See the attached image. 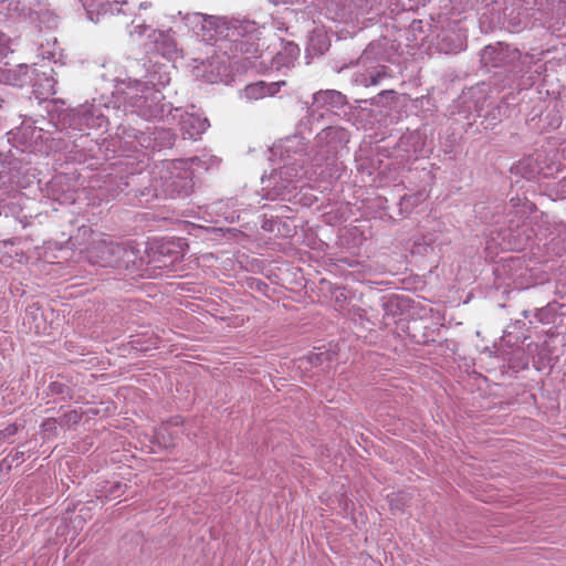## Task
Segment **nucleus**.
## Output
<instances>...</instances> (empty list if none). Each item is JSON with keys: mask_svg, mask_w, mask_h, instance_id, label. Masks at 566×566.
I'll return each instance as SVG.
<instances>
[{"mask_svg": "<svg viewBox=\"0 0 566 566\" xmlns=\"http://www.w3.org/2000/svg\"><path fill=\"white\" fill-rule=\"evenodd\" d=\"M113 90L112 97L116 96V102L111 106L109 102L94 98L92 103H84L76 108L65 111L59 116V123L62 129H72L84 133L86 129H107L111 124V114L117 113L116 103L123 104L124 111L135 114L146 120L163 119L166 122L170 103H165V96L159 90H150L140 80H129L128 82L113 80L111 82Z\"/></svg>", "mask_w": 566, "mask_h": 566, "instance_id": "f257e3e1", "label": "nucleus"}, {"mask_svg": "<svg viewBox=\"0 0 566 566\" xmlns=\"http://www.w3.org/2000/svg\"><path fill=\"white\" fill-rule=\"evenodd\" d=\"M192 170L185 159L160 161L150 171L132 174L113 193L134 192L142 205L154 199L186 198L193 189Z\"/></svg>", "mask_w": 566, "mask_h": 566, "instance_id": "f03ea898", "label": "nucleus"}, {"mask_svg": "<svg viewBox=\"0 0 566 566\" xmlns=\"http://www.w3.org/2000/svg\"><path fill=\"white\" fill-rule=\"evenodd\" d=\"M187 23L193 32L207 43L221 42L230 56L245 55L247 60L258 57L261 51L262 31L255 22L249 20H226L220 17L195 12L187 15Z\"/></svg>", "mask_w": 566, "mask_h": 566, "instance_id": "7ed1b4c3", "label": "nucleus"}, {"mask_svg": "<svg viewBox=\"0 0 566 566\" xmlns=\"http://www.w3.org/2000/svg\"><path fill=\"white\" fill-rule=\"evenodd\" d=\"M306 139L290 136L271 148L272 156H279L283 166L268 179H262L263 198L266 200H292L297 193V184L305 175L303 165L312 164L313 153H306Z\"/></svg>", "mask_w": 566, "mask_h": 566, "instance_id": "20e7f679", "label": "nucleus"}, {"mask_svg": "<svg viewBox=\"0 0 566 566\" xmlns=\"http://www.w3.org/2000/svg\"><path fill=\"white\" fill-rule=\"evenodd\" d=\"M542 59L533 54H524L518 49L497 42L485 46L481 53V63L485 67H501L493 76V84L499 88H522L531 85L535 76L544 71Z\"/></svg>", "mask_w": 566, "mask_h": 566, "instance_id": "39448f33", "label": "nucleus"}, {"mask_svg": "<svg viewBox=\"0 0 566 566\" xmlns=\"http://www.w3.org/2000/svg\"><path fill=\"white\" fill-rule=\"evenodd\" d=\"M399 44L388 38L371 42L357 61L359 70L354 73L353 82L365 87L377 86L391 76L387 62H396Z\"/></svg>", "mask_w": 566, "mask_h": 566, "instance_id": "423d86ee", "label": "nucleus"}, {"mask_svg": "<svg viewBox=\"0 0 566 566\" xmlns=\"http://www.w3.org/2000/svg\"><path fill=\"white\" fill-rule=\"evenodd\" d=\"M349 138V133L342 127L328 126L322 129L316 135L315 146L312 148V165L321 166L335 158L346 147Z\"/></svg>", "mask_w": 566, "mask_h": 566, "instance_id": "0eeeda50", "label": "nucleus"}, {"mask_svg": "<svg viewBox=\"0 0 566 566\" xmlns=\"http://www.w3.org/2000/svg\"><path fill=\"white\" fill-rule=\"evenodd\" d=\"M9 14L22 18L39 28L53 29L57 25V15L41 0H17Z\"/></svg>", "mask_w": 566, "mask_h": 566, "instance_id": "6e6552de", "label": "nucleus"}, {"mask_svg": "<svg viewBox=\"0 0 566 566\" xmlns=\"http://www.w3.org/2000/svg\"><path fill=\"white\" fill-rule=\"evenodd\" d=\"M145 33L148 39V42L145 43L147 52L159 54L168 60L177 54V42L169 32L153 30L143 23L133 24L129 30L132 36L143 38Z\"/></svg>", "mask_w": 566, "mask_h": 566, "instance_id": "1a4fd4ad", "label": "nucleus"}, {"mask_svg": "<svg viewBox=\"0 0 566 566\" xmlns=\"http://www.w3.org/2000/svg\"><path fill=\"white\" fill-rule=\"evenodd\" d=\"M166 122L168 124L178 123L185 139H197L210 126L206 117L202 118L193 113L184 112L180 107L169 108Z\"/></svg>", "mask_w": 566, "mask_h": 566, "instance_id": "9d476101", "label": "nucleus"}, {"mask_svg": "<svg viewBox=\"0 0 566 566\" xmlns=\"http://www.w3.org/2000/svg\"><path fill=\"white\" fill-rule=\"evenodd\" d=\"M325 9L329 19L349 22L367 13L371 6L369 0H325Z\"/></svg>", "mask_w": 566, "mask_h": 566, "instance_id": "9b49d317", "label": "nucleus"}, {"mask_svg": "<svg viewBox=\"0 0 566 566\" xmlns=\"http://www.w3.org/2000/svg\"><path fill=\"white\" fill-rule=\"evenodd\" d=\"M124 252V243H116L105 239L93 241L88 249L90 259L102 266L118 269L120 253Z\"/></svg>", "mask_w": 566, "mask_h": 566, "instance_id": "f8f14e48", "label": "nucleus"}, {"mask_svg": "<svg viewBox=\"0 0 566 566\" xmlns=\"http://www.w3.org/2000/svg\"><path fill=\"white\" fill-rule=\"evenodd\" d=\"M347 105L346 96L336 90H321L313 94V103L310 108L311 116L314 117L318 114V117H324V112H333L334 109H340Z\"/></svg>", "mask_w": 566, "mask_h": 566, "instance_id": "ddd939ff", "label": "nucleus"}, {"mask_svg": "<svg viewBox=\"0 0 566 566\" xmlns=\"http://www.w3.org/2000/svg\"><path fill=\"white\" fill-rule=\"evenodd\" d=\"M128 137L135 138L136 144L140 147L160 149L171 147L175 143L176 134L170 128L156 129L151 134L132 129Z\"/></svg>", "mask_w": 566, "mask_h": 566, "instance_id": "4468645a", "label": "nucleus"}, {"mask_svg": "<svg viewBox=\"0 0 566 566\" xmlns=\"http://www.w3.org/2000/svg\"><path fill=\"white\" fill-rule=\"evenodd\" d=\"M20 72L27 77L23 83H32L36 91L43 96H50L56 94V80L53 76L54 70L51 69L50 73L43 72L38 74L34 67L27 65L20 66Z\"/></svg>", "mask_w": 566, "mask_h": 566, "instance_id": "2eb2a0df", "label": "nucleus"}, {"mask_svg": "<svg viewBox=\"0 0 566 566\" xmlns=\"http://www.w3.org/2000/svg\"><path fill=\"white\" fill-rule=\"evenodd\" d=\"M52 198L63 205L73 203L76 200V190L72 179L66 175H56L49 184Z\"/></svg>", "mask_w": 566, "mask_h": 566, "instance_id": "dca6fc26", "label": "nucleus"}, {"mask_svg": "<svg viewBox=\"0 0 566 566\" xmlns=\"http://www.w3.org/2000/svg\"><path fill=\"white\" fill-rule=\"evenodd\" d=\"M434 45L440 53L455 54L464 50L465 36L454 28L446 29L437 35Z\"/></svg>", "mask_w": 566, "mask_h": 566, "instance_id": "f3484780", "label": "nucleus"}, {"mask_svg": "<svg viewBox=\"0 0 566 566\" xmlns=\"http://www.w3.org/2000/svg\"><path fill=\"white\" fill-rule=\"evenodd\" d=\"M197 63L193 66V75L200 77L208 83H216L221 80L226 74L227 67L219 61L218 57H209L207 60H195Z\"/></svg>", "mask_w": 566, "mask_h": 566, "instance_id": "a211bd4d", "label": "nucleus"}, {"mask_svg": "<svg viewBox=\"0 0 566 566\" xmlns=\"http://www.w3.org/2000/svg\"><path fill=\"white\" fill-rule=\"evenodd\" d=\"M285 82H272L265 83L263 81L249 84L241 91V98L247 99L248 102H253L261 99L266 96H274L279 91L281 85H284Z\"/></svg>", "mask_w": 566, "mask_h": 566, "instance_id": "6ab92c4d", "label": "nucleus"}, {"mask_svg": "<svg viewBox=\"0 0 566 566\" xmlns=\"http://www.w3.org/2000/svg\"><path fill=\"white\" fill-rule=\"evenodd\" d=\"M170 72L169 66L166 64L155 63L147 71L145 80H140L143 84H146L150 90H159L161 92L170 83Z\"/></svg>", "mask_w": 566, "mask_h": 566, "instance_id": "aec40b11", "label": "nucleus"}, {"mask_svg": "<svg viewBox=\"0 0 566 566\" xmlns=\"http://www.w3.org/2000/svg\"><path fill=\"white\" fill-rule=\"evenodd\" d=\"M186 161L189 163V167L192 170L193 176L195 171H199L200 169L209 170L218 167L220 159L213 155L202 154L201 156L189 158Z\"/></svg>", "mask_w": 566, "mask_h": 566, "instance_id": "412c9836", "label": "nucleus"}, {"mask_svg": "<svg viewBox=\"0 0 566 566\" xmlns=\"http://www.w3.org/2000/svg\"><path fill=\"white\" fill-rule=\"evenodd\" d=\"M130 7L129 2L126 0H112L99 6V11L97 15L103 14H119L126 13L127 9Z\"/></svg>", "mask_w": 566, "mask_h": 566, "instance_id": "4be33fe9", "label": "nucleus"}, {"mask_svg": "<svg viewBox=\"0 0 566 566\" xmlns=\"http://www.w3.org/2000/svg\"><path fill=\"white\" fill-rule=\"evenodd\" d=\"M328 41L322 31H314L313 35L310 38L308 48L310 52L314 54H323L328 49Z\"/></svg>", "mask_w": 566, "mask_h": 566, "instance_id": "5701e85b", "label": "nucleus"}, {"mask_svg": "<svg viewBox=\"0 0 566 566\" xmlns=\"http://www.w3.org/2000/svg\"><path fill=\"white\" fill-rule=\"evenodd\" d=\"M536 159L533 157H528L526 159L521 160L516 169L527 179L534 178L537 174H541L542 169L535 166Z\"/></svg>", "mask_w": 566, "mask_h": 566, "instance_id": "b1692460", "label": "nucleus"}, {"mask_svg": "<svg viewBox=\"0 0 566 566\" xmlns=\"http://www.w3.org/2000/svg\"><path fill=\"white\" fill-rule=\"evenodd\" d=\"M138 253L134 247L124 243V252L120 253L118 269H129L136 264Z\"/></svg>", "mask_w": 566, "mask_h": 566, "instance_id": "393cba45", "label": "nucleus"}, {"mask_svg": "<svg viewBox=\"0 0 566 566\" xmlns=\"http://www.w3.org/2000/svg\"><path fill=\"white\" fill-rule=\"evenodd\" d=\"M279 220L276 217H268L266 214L263 216L260 224L261 228L271 233H280V229L277 228Z\"/></svg>", "mask_w": 566, "mask_h": 566, "instance_id": "a878e982", "label": "nucleus"}, {"mask_svg": "<svg viewBox=\"0 0 566 566\" xmlns=\"http://www.w3.org/2000/svg\"><path fill=\"white\" fill-rule=\"evenodd\" d=\"M13 184H18V181L15 180V175L12 172V168L10 167L7 171L6 167L3 166L2 170H0V189H7L8 186Z\"/></svg>", "mask_w": 566, "mask_h": 566, "instance_id": "bb28decb", "label": "nucleus"}, {"mask_svg": "<svg viewBox=\"0 0 566 566\" xmlns=\"http://www.w3.org/2000/svg\"><path fill=\"white\" fill-rule=\"evenodd\" d=\"M49 388L53 395H59V396H62L63 398L71 397L69 386H66L63 382H59V381L51 382Z\"/></svg>", "mask_w": 566, "mask_h": 566, "instance_id": "cd10ccee", "label": "nucleus"}, {"mask_svg": "<svg viewBox=\"0 0 566 566\" xmlns=\"http://www.w3.org/2000/svg\"><path fill=\"white\" fill-rule=\"evenodd\" d=\"M286 55L289 57L287 62H283L285 66H290L291 63H293L300 55V49L294 43H287L285 46Z\"/></svg>", "mask_w": 566, "mask_h": 566, "instance_id": "c85d7f7f", "label": "nucleus"}, {"mask_svg": "<svg viewBox=\"0 0 566 566\" xmlns=\"http://www.w3.org/2000/svg\"><path fill=\"white\" fill-rule=\"evenodd\" d=\"M39 55L43 60L56 62V52L51 49H45L43 48V45H41V48L39 49Z\"/></svg>", "mask_w": 566, "mask_h": 566, "instance_id": "c756f323", "label": "nucleus"}, {"mask_svg": "<svg viewBox=\"0 0 566 566\" xmlns=\"http://www.w3.org/2000/svg\"><path fill=\"white\" fill-rule=\"evenodd\" d=\"M408 1H409L408 9L413 10L420 6H422V7L426 6L431 0H408Z\"/></svg>", "mask_w": 566, "mask_h": 566, "instance_id": "7c9ffc66", "label": "nucleus"}, {"mask_svg": "<svg viewBox=\"0 0 566 566\" xmlns=\"http://www.w3.org/2000/svg\"><path fill=\"white\" fill-rule=\"evenodd\" d=\"M18 427L15 424L8 426L3 431V437H10L17 433Z\"/></svg>", "mask_w": 566, "mask_h": 566, "instance_id": "2f4dec72", "label": "nucleus"}, {"mask_svg": "<svg viewBox=\"0 0 566 566\" xmlns=\"http://www.w3.org/2000/svg\"><path fill=\"white\" fill-rule=\"evenodd\" d=\"M275 3L293 4V3H306L307 0H273Z\"/></svg>", "mask_w": 566, "mask_h": 566, "instance_id": "473e14b6", "label": "nucleus"}, {"mask_svg": "<svg viewBox=\"0 0 566 566\" xmlns=\"http://www.w3.org/2000/svg\"><path fill=\"white\" fill-rule=\"evenodd\" d=\"M559 195L562 197H566V178H564L563 180H560L559 182Z\"/></svg>", "mask_w": 566, "mask_h": 566, "instance_id": "72a5a7b5", "label": "nucleus"}, {"mask_svg": "<svg viewBox=\"0 0 566 566\" xmlns=\"http://www.w3.org/2000/svg\"><path fill=\"white\" fill-rule=\"evenodd\" d=\"M83 6H84V7H85V9H86L87 18H88L91 21H93V22H98V21H99L98 17L95 19V18H94V15H93V11H92L91 9H88V8L86 7V4H83Z\"/></svg>", "mask_w": 566, "mask_h": 566, "instance_id": "f704fd0d", "label": "nucleus"}, {"mask_svg": "<svg viewBox=\"0 0 566 566\" xmlns=\"http://www.w3.org/2000/svg\"><path fill=\"white\" fill-rule=\"evenodd\" d=\"M87 234H91V229H90V228H87V227H82V228H80V229H78L77 237H80V235L85 237V235H87Z\"/></svg>", "mask_w": 566, "mask_h": 566, "instance_id": "c9c22d12", "label": "nucleus"}, {"mask_svg": "<svg viewBox=\"0 0 566 566\" xmlns=\"http://www.w3.org/2000/svg\"><path fill=\"white\" fill-rule=\"evenodd\" d=\"M545 314H546V312H545V310H543V308L538 312V314H537V315H538V319H539L541 322H545V318H544V315H545Z\"/></svg>", "mask_w": 566, "mask_h": 566, "instance_id": "e433bc0d", "label": "nucleus"}, {"mask_svg": "<svg viewBox=\"0 0 566 566\" xmlns=\"http://www.w3.org/2000/svg\"><path fill=\"white\" fill-rule=\"evenodd\" d=\"M17 3V0H9V13L12 12V9L14 8Z\"/></svg>", "mask_w": 566, "mask_h": 566, "instance_id": "4c0bfd02", "label": "nucleus"}, {"mask_svg": "<svg viewBox=\"0 0 566 566\" xmlns=\"http://www.w3.org/2000/svg\"><path fill=\"white\" fill-rule=\"evenodd\" d=\"M8 2L9 3V0H0V11L2 12V10H4V3ZM7 9L9 10V6L7 7Z\"/></svg>", "mask_w": 566, "mask_h": 566, "instance_id": "58836bf2", "label": "nucleus"}, {"mask_svg": "<svg viewBox=\"0 0 566 566\" xmlns=\"http://www.w3.org/2000/svg\"><path fill=\"white\" fill-rule=\"evenodd\" d=\"M166 252L169 253L170 249L166 248V245L163 244L161 248H160V253H166Z\"/></svg>", "mask_w": 566, "mask_h": 566, "instance_id": "ea45409f", "label": "nucleus"}, {"mask_svg": "<svg viewBox=\"0 0 566 566\" xmlns=\"http://www.w3.org/2000/svg\"><path fill=\"white\" fill-rule=\"evenodd\" d=\"M506 107H507L506 105H503V106H502V105H499V106L496 107V111H497V113H499V114H501V113H502V109H503V108H505V109H506Z\"/></svg>", "mask_w": 566, "mask_h": 566, "instance_id": "a19ab883", "label": "nucleus"}, {"mask_svg": "<svg viewBox=\"0 0 566 566\" xmlns=\"http://www.w3.org/2000/svg\"><path fill=\"white\" fill-rule=\"evenodd\" d=\"M392 93H394V91H382L380 93V96H384V95H387V94H392Z\"/></svg>", "mask_w": 566, "mask_h": 566, "instance_id": "79ce46f5", "label": "nucleus"}, {"mask_svg": "<svg viewBox=\"0 0 566 566\" xmlns=\"http://www.w3.org/2000/svg\"><path fill=\"white\" fill-rule=\"evenodd\" d=\"M509 222H510V228L513 229L514 228L513 219H510ZM515 227H518V224H515Z\"/></svg>", "mask_w": 566, "mask_h": 566, "instance_id": "37998d69", "label": "nucleus"}, {"mask_svg": "<svg viewBox=\"0 0 566 566\" xmlns=\"http://www.w3.org/2000/svg\"><path fill=\"white\" fill-rule=\"evenodd\" d=\"M407 201V198L406 197H402L401 200H400V207L402 208L405 202Z\"/></svg>", "mask_w": 566, "mask_h": 566, "instance_id": "c03bdc74", "label": "nucleus"}, {"mask_svg": "<svg viewBox=\"0 0 566 566\" xmlns=\"http://www.w3.org/2000/svg\"><path fill=\"white\" fill-rule=\"evenodd\" d=\"M147 7H148L147 3H139L140 9H146Z\"/></svg>", "mask_w": 566, "mask_h": 566, "instance_id": "a18cd8bd", "label": "nucleus"}, {"mask_svg": "<svg viewBox=\"0 0 566 566\" xmlns=\"http://www.w3.org/2000/svg\"><path fill=\"white\" fill-rule=\"evenodd\" d=\"M4 103H6V101L3 98H0V108L3 107Z\"/></svg>", "mask_w": 566, "mask_h": 566, "instance_id": "49530a36", "label": "nucleus"}, {"mask_svg": "<svg viewBox=\"0 0 566 566\" xmlns=\"http://www.w3.org/2000/svg\"><path fill=\"white\" fill-rule=\"evenodd\" d=\"M377 0H369V4L373 7Z\"/></svg>", "mask_w": 566, "mask_h": 566, "instance_id": "de8ad7c7", "label": "nucleus"}, {"mask_svg": "<svg viewBox=\"0 0 566 566\" xmlns=\"http://www.w3.org/2000/svg\"><path fill=\"white\" fill-rule=\"evenodd\" d=\"M277 59H279L277 64H281V60H282L281 54H279Z\"/></svg>", "mask_w": 566, "mask_h": 566, "instance_id": "09e8293b", "label": "nucleus"}, {"mask_svg": "<svg viewBox=\"0 0 566 566\" xmlns=\"http://www.w3.org/2000/svg\"><path fill=\"white\" fill-rule=\"evenodd\" d=\"M562 2L564 3V6H565V8H566V0H563Z\"/></svg>", "mask_w": 566, "mask_h": 566, "instance_id": "8fccbe9b", "label": "nucleus"}]
</instances>
